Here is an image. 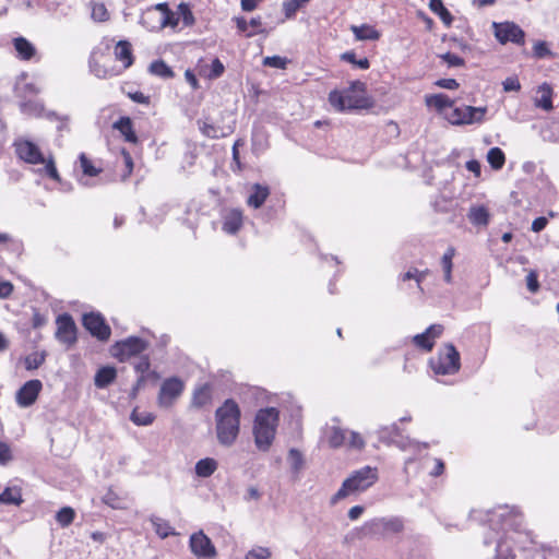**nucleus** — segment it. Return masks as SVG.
Instances as JSON below:
<instances>
[{"label":"nucleus","instance_id":"obj_32","mask_svg":"<svg viewBox=\"0 0 559 559\" xmlns=\"http://www.w3.org/2000/svg\"><path fill=\"white\" fill-rule=\"evenodd\" d=\"M117 371L114 367H102L95 374L94 383L97 388L104 389L116 379Z\"/></svg>","mask_w":559,"mask_h":559},{"label":"nucleus","instance_id":"obj_12","mask_svg":"<svg viewBox=\"0 0 559 559\" xmlns=\"http://www.w3.org/2000/svg\"><path fill=\"white\" fill-rule=\"evenodd\" d=\"M183 389L185 383L178 377L165 379L160 385L157 396L159 407L170 408L182 394Z\"/></svg>","mask_w":559,"mask_h":559},{"label":"nucleus","instance_id":"obj_52","mask_svg":"<svg viewBox=\"0 0 559 559\" xmlns=\"http://www.w3.org/2000/svg\"><path fill=\"white\" fill-rule=\"evenodd\" d=\"M90 70L91 72L98 79H107L112 75L110 71L99 66L97 62L91 60L90 61Z\"/></svg>","mask_w":559,"mask_h":559},{"label":"nucleus","instance_id":"obj_29","mask_svg":"<svg viewBox=\"0 0 559 559\" xmlns=\"http://www.w3.org/2000/svg\"><path fill=\"white\" fill-rule=\"evenodd\" d=\"M115 57L123 63V68H129L133 62L131 45L127 40H120L115 47Z\"/></svg>","mask_w":559,"mask_h":559},{"label":"nucleus","instance_id":"obj_45","mask_svg":"<svg viewBox=\"0 0 559 559\" xmlns=\"http://www.w3.org/2000/svg\"><path fill=\"white\" fill-rule=\"evenodd\" d=\"M200 130L205 136L211 139H218L226 135L223 129L215 127L207 121L200 123Z\"/></svg>","mask_w":559,"mask_h":559},{"label":"nucleus","instance_id":"obj_6","mask_svg":"<svg viewBox=\"0 0 559 559\" xmlns=\"http://www.w3.org/2000/svg\"><path fill=\"white\" fill-rule=\"evenodd\" d=\"M329 102L338 111L362 109L369 106L365 85L361 82H354L343 91H332L329 94Z\"/></svg>","mask_w":559,"mask_h":559},{"label":"nucleus","instance_id":"obj_38","mask_svg":"<svg viewBox=\"0 0 559 559\" xmlns=\"http://www.w3.org/2000/svg\"><path fill=\"white\" fill-rule=\"evenodd\" d=\"M139 359L134 362L133 367L136 373L140 374L139 383L145 381L146 374L151 369V360L148 355H140Z\"/></svg>","mask_w":559,"mask_h":559},{"label":"nucleus","instance_id":"obj_56","mask_svg":"<svg viewBox=\"0 0 559 559\" xmlns=\"http://www.w3.org/2000/svg\"><path fill=\"white\" fill-rule=\"evenodd\" d=\"M441 59L448 63L449 67H461L464 64V60L460 56L451 52L441 55Z\"/></svg>","mask_w":559,"mask_h":559},{"label":"nucleus","instance_id":"obj_48","mask_svg":"<svg viewBox=\"0 0 559 559\" xmlns=\"http://www.w3.org/2000/svg\"><path fill=\"white\" fill-rule=\"evenodd\" d=\"M341 59L344 61H347L349 63H353L362 70L368 69L370 66L369 60L367 58L357 60L356 55L353 51H346V52L342 53Z\"/></svg>","mask_w":559,"mask_h":559},{"label":"nucleus","instance_id":"obj_13","mask_svg":"<svg viewBox=\"0 0 559 559\" xmlns=\"http://www.w3.org/2000/svg\"><path fill=\"white\" fill-rule=\"evenodd\" d=\"M168 19L166 3H158L142 13L140 24L146 29L155 32L167 27Z\"/></svg>","mask_w":559,"mask_h":559},{"label":"nucleus","instance_id":"obj_33","mask_svg":"<svg viewBox=\"0 0 559 559\" xmlns=\"http://www.w3.org/2000/svg\"><path fill=\"white\" fill-rule=\"evenodd\" d=\"M23 502L21 488L17 486H9L0 492L1 504L20 506Z\"/></svg>","mask_w":559,"mask_h":559},{"label":"nucleus","instance_id":"obj_61","mask_svg":"<svg viewBox=\"0 0 559 559\" xmlns=\"http://www.w3.org/2000/svg\"><path fill=\"white\" fill-rule=\"evenodd\" d=\"M521 88V85H520V82L518 81V79H514V78H508L504 82H503V90L506 92H516Z\"/></svg>","mask_w":559,"mask_h":559},{"label":"nucleus","instance_id":"obj_3","mask_svg":"<svg viewBox=\"0 0 559 559\" xmlns=\"http://www.w3.org/2000/svg\"><path fill=\"white\" fill-rule=\"evenodd\" d=\"M280 420V412L275 407L259 409L252 427L254 444L259 451L267 452L273 444Z\"/></svg>","mask_w":559,"mask_h":559},{"label":"nucleus","instance_id":"obj_2","mask_svg":"<svg viewBox=\"0 0 559 559\" xmlns=\"http://www.w3.org/2000/svg\"><path fill=\"white\" fill-rule=\"evenodd\" d=\"M241 411L233 399H227L215 411V431L217 441L223 447H231L240 432Z\"/></svg>","mask_w":559,"mask_h":559},{"label":"nucleus","instance_id":"obj_55","mask_svg":"<svg viewBox=\"0 0 559 559\" xmlns=\"http://www.w3.org/2000/svg\"><path fill=\"white\" fill-rule=\"evenodd\" d=\"M249 28L250 32L247 33V37H252L257 34H261L264 32L263 27H262V21H261V17H252L250 21H249Z\"/></svg>","mask_w":559,"mask_h":559},{"label":"nucleus","instance_id":"obj_15","mask_svg":"<svg viewBox=\"0 0 559 559\" xmlns=\"http://www.w3.org/2000/svg\"><path fill=\"white\" fill-rule=\"evenodd\" d=\"M495 36L501 43L508 41L522 45L525 34L520 26L513 22L493 23Z\"/></svg>","mask_w":559,"mask_h":559},{"label":"nucleus","instance_id":"obj_58","mask_svg":"<svg viewBox=\"0 0 559 559\" xmlns=\"http://www.w3.org/2000/svg\"><path fill=\"white\" fill-rule=\"evenodd\" d=\"M283 7H284L285 15L287 17H290L296 13V11L301 5L297 2V0H289V1L284 2Z\"/></svg>","mask_w":559,"mask_h":559},{"label":"nucleus","instance_id":"obj_9","mask_svg":"<svg viewBox=\"0 0 559 559\" xmlns=\"http://www.w3.org/2000/svg\"><path fill=\"white\" fill-rule=\"evenodd\" d=\"M148 346L150 344L147 341L138 336H129L124 340L116 342L111 346L110 353L119 361L124 362L133 357L142 355L148 348Z\"/></svg>","mask_w":559,"mask_h":559},{"label":"nucleus","instance_id":"obj_49","mask_svg":"<svg viewBox=\"0 0 559 559\" xmlns=\"http://www.w3.org/2000/svg\"><path fill=\"white\" fill-rule=\"evenodd\" d=\"M103 501L112 509L124 508V501L120 499L112 490H109L104 495Z\"/></svg>","mask_w":559,"mask_h":559},{"label":"nucleus","instance_id":"obj_26","mask_svg":"<svg viewBox=\"0 0 559 559\" xmlns=\"http://www.w3.org/2000/svg\"><path fill=\"white\" fill-rule=\"evenodd\" d=\"M538 96L535 98V106L546 111H550L552 106V88L548 83H543L537 90Z\"/></svg>","mask_w":559,"mask_h":559},{"label":"nucleus","instance_id":"obj_37","mask_svg":"<svg viewBox=\"0 0 559 559\" xmlns=\"http://www.w3.org/2000/svg\"><path fill=\"white\" fill-rule=\"evenodd\" d=\"M211 388L209 384H203L195 389L192 397V403L197 407H202L211 401Z\"/></svg>","mask_w":559,"mask_h":559},{"label":"nucleus","instance_id":"obj_18","mask_svg":"<svg viewBox=\"0 0 559 559\" xmlns=\"http://www.w3.org/2000/svg\"><path fill=\"white\" fill-rule=\"evenodd\" d=\"M43 388L39 380H29L25 382L16 392V403L21 407H28L35 403Z\"/></svg>","mask_w":559,"mask_h":559},{"label":"nucleus","instance_id":"obj_64","mask_svg":"<svg viewBox=\"0 0 559 559\" xmlns=\"http://www.w3.org/2000/svg\"><path fill=\"white\" fill-rule=\"evenodd\" d=\"M534 52L537 57L542 58L550 53L544 41H539L534 46Z\"/></svg>","mask_w":559,"mask_h":559},{"label":"nucleus","instance_id":"obj_63","mask_svg":"<svg viewBox=\"0 0 559 559\" xmlns=\"http://www.w3.org/2000/svg\"><path fill=\"white\" fill-rule=\"evenodd\" d=\"M13 286L8 281H0V298H7L11 295Z\"/></svg>","mask_w":559,"mask_h":559},{"label":"nucleus","instance_id":"obj_22","mask_svg":"<svg viewBox=\"0 0 559 559\" xmlns=\"http://www.w3.org/2000/svg\"><path fill=\"white\" fill-rule=\"evenodd\" d=\"M79 164L83 174V177L79 178V182L87 187L90 186V181L84 177H96L102 173V167L97 166L92 159H90L85 153L80 154Z\"/></svg>","mask_w":559,"mask_h":559},{"label":"nucleus","instance_id":"obj_39","mask_svg":"<svg viewBox=\"0 0 559 559\" xmlns=\"http://www.w3.org/2000/svg\"><path fill=\"white\" fill-rule=\"evenodd\" d=\"M487 160L493 169H501L506 162L504 153L499 147H492L488 151Z\"/></svg>","mask_w":559,"mask_h":559},{"label":"nucleus","instance_id":"obj_16","mask_svg":"<svg viewBox=\"0 0 559 559\" xmlns=\"http://www.w3.org/2000/svg\"><path fill=\"white\" fill-rule=\"evenodd\" d=\"M84 328L99 341H107L110 337L111 331L106 324L104 318L99 313H86L83 316Z\"/></svg>","mask_w":559,"mask_h":559},{"label":"nucleus","instance_id":"obj_11","mask_svg":"<svg viewBox=\"0 0 559 559\" xmlns=\"http://www.w3.org/2000/svg\"><path fill=\"white\" fill-rule=\"evenodd\" d=\"M487 107H452L445 119L454 126L480 123L485 119Z\"/></svg>","mask_w":559,"mask_h":559},{"label":"nucleus","instance_id":"obj_53","mask_svg":"<svg viewBox=\"0 0 559 559\" xmlns=\"http://www.w3.org/2000/svg\"><path fill=\"white\" fill-rule=\"evenodd\" d=\"M270 556L271 552L267 548L255 547L246 555L245 559H267Z\"/></svg>","mask_w":559,"mask_h":559},{"label":"nucleus","instance_id":"obj_62","mask_svg":"<svg viewBox=\"0 0 559 559\" xmlns=\"http://www.w3.org/2000/svg\"><path fill=\"white\" fill-rule=\"evenodd\" d=\"M444 472V463L441 459H433V468L429 472L432 477H438Z\"/></svg>","mask_w":559,"mask_h":559},{"label":"nucleus","instance_id":"obj_14","mask_svg":"<svg viewBox=\"0 0 559 559\" xmlns=\"http://www.w3.org/2000/svg\"><path fill=\"white\" fill-rule=\"evenodd\" d=\"M191 552L198 559H213L216 557V548L203 531L193 533L189 539Z\"/></svg>","mask_w":559,"mask_h":559},{"label":"nucleus","instance_id":"obj_51","mask_svg":"<svg viewBox=\"0 0 559 559\" xmlns=\"http://www.w3.org/2000/svg\"><path fill=\"white\" fill-rule=\"evenodd\" d=\"M263 64L276 69H285L287 64V59L280 56L265 57L263 59Z\"/></svg>","mask_w":559,"mask_h":559},{"label":"nucleus","instance_id":"obj_46","mask_svg":"<svg viewBox=\"0 0 559 559\" xmlns=\"http://www.w3.org/2000/svg\"><path fill=\"white\" fill-rule=\"evenodd\" d=\"M288 462L294 473H299L304 466V456L297 449H290L288 452Z\"/></svg>","mask_w":559,"mask_h":559},{"label":"nucleus","instance_id":"obj_27","mask_svg":"<svg viewBox=\"0 0 559 559\" xmlns=\"http://www.w3.org/2000/svg\"><path fill=\"white\" fill-rule=\"evenodd\" d=\"M325 438L332 448H341L346 443L347 430L337 426H331L325 429Z\"/></svg>","mask_w":559,"mask_h":559},{"label":"nucleus","instance_id":"obj_36","mask_svg":"<svg viewBox=\"0 0 559 559\" xmlns=\"http://www.w3.org/2000/svg\"><path fill=\"white\" fill-rule=\"evenodd\" d=\"M429 9L437 14L440 20L447 25L450 26L453 17L449 10L443 5L442 0H430L429 1Z\"/></svg>","mask_w":559,"mask_h":559},{"label":"nucleus","instance_id":"obj_1","mask_svg":"<svg viewBox=\"0 0 559 559\" xmlns=\"http://www.w3.org/2000/svg\"><path fill=\"white\" fill-rule=\"evenodd\" d=\"M492 524H500L502 533L492 528V533L485 538V544H496V559H512L513 549L509 540L515 542L520 548L525 549L532 544L533 535L523 528V516L515 508L499 507L490 519Z\"/></svg>","mask_w":559,"mask_h":559},{"label":"nucleus","instance_id":"obj_20","mask_svg":"<svg viewBox=\"0 0 559 559\" xmlns=\"http://www.w3.org/2000/svg\"><path fill=\"white\" fill-rule=\"evenodd\" d=\"M243 225L242 212L238 209L226 210L223 214V230L226 234H237Z\"/></svg>","mask_w":559,"mask_h":559},{"label":"nucleus","instance_id":"obj_47","mask_svg":"<svg viewBox=\"0 0 559 559\" xmlns=\"http://www.w3.org/2000/svg\"><path fill=\"white\" fill-rule=\"evenodd\" d=\"M92 19L96 22H105L109 19V12L105 4L94 3L92 7Z\"/></svg>","mask_w":559,"mask_h":559},{"label":"nucleus","instance_id":"obj_25","mask_svg":"<svg viewBox=\"0 0 559 559\" xmlns=\"http://www.w3.org/2000/svg\"><path fill=\"white\" fill-rule=\"evenodd\" d=\"M467 217L475 226H487L489 224L490 213L485 205H472Z\"/></svg>","mask_w":559,"mask_h":559},{"label":"nucleus","instance_id":"obj_44","mask_svg":"<svg viewBox=\"0 0 559 559\" xmlns=\"http://www.w3.org/2000/svg\"><path fill=\"white\" fill-rule=\"evenodd\" d=\"M130 419L136 426H148L154 421L155 416L148 412H138L136 409H134L131 413Z\"/></svg>","mask_w":559,"mask_h":559},{"label":"nucleus","instance_id":"obj_41","mask_svg":"<svg viewBox=\"0 0 559 559\" xmlns=\"http://www.w3.org/2000/svg\"><path fill=\"white\" fill-rule=\"evenodd\" d=\"M225 67L218 58L212 60L211 64L203 69L204 75L210 79H217L224 73Z\"/></svg>","mask_w":559,"mask_h":559},{"label":"nucleus","instance_id":"obj_40","mask_svg":"<svg viewBox=\"0 0 559 559\" xmlns=\"http://www.w3.org/2000/svg\"><path fill=\"white\" fill-rule=\"evenodd\" d=\"M345 445L349 449L360 451L365 448L366 442L359 432L354 430H347Z\"/></svg>","mask_w":559,"mask_h":559},{"label":"nucleus","instance_id":"obj_24","mask_svg":"<svg viewBox=\"0 0 559 559\" xmlns=\"http://www.w3.org/2000/svg\"><path fill=\"white\" fill-rule=\"evenodd\" d=\"M350 31L356 40H378L381 37V33L369 24L352 25Z\"/></svg>","mask_w":559,"mask_h":559},{"label":"nucleus","instance_id":"obj_34","mask_svg":"<svg viewBox=\"0 0 559 559\" xmlns=\"http://www.w3.org/2000/svg\"><path fill=\"white\" fill-rule=\"evenodd\" d=\"M114 128L123 135L126 141L130 143L136 142V135L133 131L132 121L129 117H121L114 123Z\"/></svg>","mask_w":559,"mask_h":559},{"label":"nucleus","instance_id":"obj_17","mask_svg":"<svg viewBox=\"0 0 559 559\" xmlns=\"http://www.w3.org/2000/svg\"><path fill=\"white\" fill-rule=\"evenodd\" d=\"M56 338L68 346L76 341V326L72 317L68 313L60 314L57 318Z\"/></svg>","mask_w":559,"mask_h":559},{"label":"nucleus","instance_id":"obj_28","mask_svg":"<svg viewBox=\"0 0 559 559\" xmlns=\"http://www.w3.org/2000/svg\"><path fill=\"white\" fill-rule=\"evenodd\" d=\"M13 46L17 52V57L22 60H29L36 53L35 46L24 37L15 38Z\"/></svg>","mask_w":559,"mask_h":559},{"label":"nucleus","instance_id":"obj_54","mask_svg":"<svg viewBox=\"0 0 559 559\" xmlns=\"http://www.w3.org/2000/svg\"><path fill=\"white\" fill-rule=\"evenodd\" d=\"M11 448L8 443L0 441V465H7L12 461Z\"/></svg>","mask_w":559,"mask_h":559},{"label":"nucleus","instance_id":"obj_59","mask_svg":"<svg viewBox=\"0 0 559 559\" xmlns=\"http://www.w3.org/2000/svg\"><path fill=\"white\" fill-rule=\"evenodd\" d=\"M436 85L445 90H456L459 87V83L454 79H440L436 82Z\"/></svg>","mask_w":559,"mask_h":559},{"label":"nucleus","instance_id":"obj_19","mask_svg":"<svg viewBox=\"0 0 559 559\" xmlns=\"http://www.w3.org/2000/svg\"><path fill=\"white\" fill-rule=\"evenodd\" d=\"M442 332L443 326L441 324H431L426 329L425 332L415 335L413 337V343L418 348L430 352L435 345L436 340L441 336Z\"/></svg>","mask_w":559,"mask_h":559},{"label":"nucleus","instance_id":"obj_5","mask_svg":"<svg viewBox=\"0 0 559 559\" xmlns=\"http://www.w3.org/2000/svg\"><path fill=\"white\" fill-rule=\"evenodd\" d=\"M378 480V468L364 466L347 477L341 488L331 498V503L335 504L349 495L361 492L370 488Z\"/></svg>","mask_w":559,"mask_h":559},{"label":"nucleus","instance_id":"obj_35","mask_svg":"<svg viewBox=\"0 0 559 559\" xmlns=\"http://www.w3.org/2000/svg\"><path fill=\"white\" fill-rule=\"evenodd\" d=\"M455 255V249L453 247H449L441 258V267L444 274V281L447 283L452 282V267H453V258Z\"/></svg>","mask_w":559,"mask_h":559},{"label":"nucleus","instance_id":"obj_31","mask_svg":"<svg viewBox=\"0 0 559 559\" xmlns=\"http://www.w3.org/2000/svg\"><path fill=\"white\" fill-rule=\"evenodd\" d=\"M150 521L157 536L163 539L178 534L170 523L163 518L152 516Z\"/></svg>","mask_w":559,"mask_h":559},{"label":"nucleus","instance_id":"obj_42","mask_svg":"<svg viewBox=\"0 0 559 559\" xmlns=\"http://www.w3.org/2000/svg\"><path fill=\"white\" fill-rule=\"evenodd\" d=\"M150 72L164 79L171 78L174 75L173 70L163 60L152 62L150 66Z\"/></svg>","mask_w":559,"mask_h":559},{"label":"nucleus","instance_id":"obj_21","mask_svg":"<svg viewBox=\"0 0 559 559\" xmlns=\"http://www.w3.org/2000/svg\"><path fill=\"white\" fill-rule=\"evenodd\" d=\"M454 102L445 94H435L426 96V105L430 108H433L438 114L442 115L444 118L449 115L450 110L453 107Z\"/></svg>","mask_w":559,"mask_h":559},{"label":"nucleus","instance_id":"obj_30","mask_svg":"<svg viewBox=\"0 0 559 559\" xmlns=\"http://www.w3.org/2000/svg\"><path fill=\"white\" fill-rule=\"evenodd\" d=\"M218 467L216 460L205 457L195 463L194 471L198 477L207 478L212 476Z\"/></svg>","mask_w":559,"mask_h":559},{"label":"nucleus","instance_id":"obj_7","mask_svg":"<svg viewBox=\"0 0 559 559\" xmlns=\"http://www.w3.org/2000/svg\"><path fill=\"white\" fill-rule=\"evenodd\" d=\"M376 435L379 442L385 445H395L402 451H421L428 448L427 443H419L415 440L409 439L408 437H404L402 433V429L399 427L396 423L386 426H381L376 431Z\"/></svg>","mask_w":559,"mask_h":559},{"label":"nucleus","instance_id":"obj_43","mask_svg":"<svg viewBox=\"0 0 559 559\" xmlns=\"http://www.w3.org/2000/svg\"><path fill=\"white\" fill-rule=\"evenodd\" d=\"M74 516L75 512L72 508L63 507L57 512L56 520L62 527H66L73 522Z\"/></svg>","mask_w":559,"mask_h":559},{"label":"nucleus","instance_id":"obj_60","mask_svg":"<svg viewBox=\"0 0 559 559\" xmlns=\"http://www.w3.org/2000/svg\"><path fill=\"white\" fill-rule=\"evenodd\" d=\"M547 224L548 219L545 216H539L533 221L531 228L534 233H539L546 228Z\"/></svg>","mask_w":559,"mask_h":559},{"label":"nucleus","instance_id":"obj_8","mask_svg":"<svg viewBox=\"0 0 559 559\" xmlns=\"http://www.w3.org/2000/svg\"><path fill=\"white\" fill-rule=\"evenodd\" d=\"M429 365L436 376L455 374L461 368L460 353L453 344H445L429 360Z\"/></svg>","mask_w":559,"mask_h":559},{"label":"nucleus","instance_id":"obj_57","mask_svg":"<svg viewBox=\"0 0 559 559\" xmlns=\"http://www.w3.org/2000/svg\"><path fill=\"white\" fill-rule=\"evenodd\" d=\"M527 288L532 293H536L539 288L537 274L534 271H531L526 276Z\"/></svg>","mask_w":559,"mask_h":559},{"label":"nucleus","instance_id":"obj_23","mask_svg":"<svg viewBox=\"0 0 559 559\" xmlns=\"http://www.w3.org/2000/svg\"><path fill=\"white\" fill-rule=\"evenodd\" d=\"M270 195V189L266 186L255 183L247 199V204L253 209H259Z\"/></svg>","mask_w":559,"mask_h":559},{"label":"nucleus","instance_id":"obj_4","mask_svg":"<svg viewBox=\"0 0 559 559\" xmlns=\"http://www.w3.org/2000/svg\"><path fill=\"white\" fill-rule=\"evenodd\" d=\"M16 156L23 160L24 163L31 165H45L43 171L49 178L55 181H60L59 173L56 168L53 158L49 156L45 157L44 153L39 148V146L33 141L26 138H17L13 143Z\"/></svg>","mask_w":559,"mask_h":559},{"label":"nucleus","instance_id":"obj_10","mask_svg":"<svg viewBox=\"0 0 559 559\" xmlns=\"http://www.w3.org/2000/svg\"><path fill=\"white\" fill-rule=\"evenodd\" d=\"M404 524L400 518H377L364 524L362 531L371 536H390L403 531Z\"/></svg>","mask_w":559,"mask_h":559},{"label":"nucleus","instance_id":"obj_50","mask_svg":"<svg viewBox=\"0 0 559 559\" xmlns=\"http://www.w3.org/2000/svg\"><path fill=\"white\" fill-rule=\"evenodd\" d=\"M45 360L43 354L34 353L25 358V368L27 370L37 369Z\"/></svg>","mask_w":559,"mask_h":559}]
</instances>
